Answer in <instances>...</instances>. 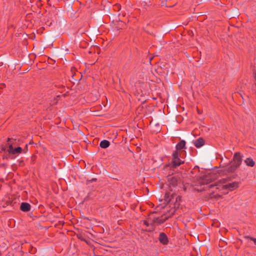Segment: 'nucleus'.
<instances>
[{
  "label": "nucleus",
  "mask_w": 256,
  "mask_h": 256,
  "mask_svg": "<svg viewBox=\"0 0 256 256\" xmlns=\"http://www.w3.org/2000/svg\"><path fill=\"white\" fill-rule=\"evenodd\" d=\"M156 214V212H153L148 216L151 226V229L149 230L150 232L154 230L156 226L164 223L172 216H170V214H166L162 215L160 217H158L155 216Z\"/></svg>",
  "instance_id": "obj_1"
},
{
  "label": "nucleus",
  "mask_w": 256,
  "mask_h": 256,
  "mask_svg": "<svg viewBox=\"0 0 256 256\" xmlns=\"http://www.w3.org/2000/svg\"><path fill=\"white\" fill-rule=\"evenodd\" d=\"M164 200L168 202H172L174 200L175 202L174 204V207L172 208L170 212V216H172L176 210L180 206V202L181 201V197L179 196H176L174 194H170L166 193L164 196Z\"/></svg>",
  "instance_id": "obj_2"
},
{
  "label": "nucleus",
  "mask_w": 256,
  "mask_h": 256,
  "mask_svg": "<svg viewBox=\"0 0 256 256\" xmlns=\"http://www.w3.org/2000/svg\"><path fill=\"white\" fill-rule=\"evenodd\" d=\"M216 178V176L213 173H208L204 174L202 176H200L198 180V184L200 185H206V186L202 188L203 190H205L208 188H210L214 186V185L211 184H209L210 183L212 182Z\"/></svg>",
  "instance_id": "obj_3"
},
{
  "label": "nucleus",
  "mask_w": 256,
  "mask_h": 256,
  "mask_svg": "<svg viewBox=\"0 0 256 256\" xmlns=\"http://www.w3.org/2000/svg\"><path fill=\"white\" fill-rule=\"evenodd\" d=\"M180 152H178L176 151H174L172 156V161L166 166L170 167V168H176L184 164V161L180 158Z\"/></svg>",
  "instance_id": "obj_4"
},
{
  "label": "nucleus",
  "mask_w": 256,
  "mask_h": 256,
  "mask_svg": "<svg viewBox=\"0 0 256 256\" xmlns=\"http://www.w3.org/2000/svg\"><path fill=\"white\" fill-rule=\"evenodd\" d=\"M242 162V156L240 152H236L234 154L232 165L228 168V172H232L240 166Z\"/></svg>",
  "instance_id": "obj_5"
},
{
  "label": "nucleus",
  "mask_w": 256,
  "mask_h": 256,
  "mask_svg": "<svg viewBox=\"0 0 256 256\" xmlns=\"http://www.w3.org/2000/svg\"><path fill=\"white\" fill-rule=\"evenodd\" d=\"M8 152L9 154L15 155L16 154H19L22 153V148L20 147H18L16 148H13V144L12 143H9L8 144Z\"/></svg>",
  "instance_id": "obj_6"
},
{
  "label": "nucleus",
  "mask_w": 256,
  "mask_h": 256,
  "mask_svg": "<svg viewBox=\"0 0 256 256\" xmlns=\"http://www.w3.org/2000/svg\"><path fill=\"white\" fill-rule=\"evenodd\" d=\"M239 182H232L231 183H229L226 184H224L222 186V188L224 189H228L230 190H232L238 187Z\"/></svg>",
  "instance_id": "obj_7"
},
{
  "label": "nucleus",
  "mask_w": 256,
  "mask_h": 256,
  "mask_svg": "<svg viewBox=\"0 0 256 256\" xmlns=\"http://www.w3.org/2000/svg\"><path fill=\"white\" fill-rule=\"evenodd\" d=\"M158 240L160 242L166 245L168 243V239L166 235V234L164 232H160Z\"/></svg>",
  "instance_id": "obj_8"
},
{
  "label": "nucleus",
  "mask_w": 256,
  "mask_h": 256,
  "mask_svg": "<svg viewBox=\"0 0 256 256\" xmlns=\"http://www.w3.org/2000/svg\"><path fill=\"white\" fill-rule=\"evenodd\" d=\"M186 144L185 140H180V142L176 144L174 151H176L178 152H180V150L186 148Z\"/></svg>",
  "instance_id": "obj_9"
},
{
  "label": "nucleus",
  "mask_w": 256,
  "mask_h": 256,
  "mask_svg": "<svg viewBox=\"0 0 256 256\" xmlns=\"http://www.w3.org/2000/svg\"><path fill=\"white\" fill-rule=\"evenodd\" d=\"M31 206L28 202H22L21 204L20 209L24 212H28L30 210Z\"/></svg>",
  "instance_id": "obj_10"
},
{
  "label": "nucleus",
  "mask_w": 256,
  "mask_h": 256,
  "mask_svg": "<svg viewBox=\"0 0 256 256\" xmlns=\"http://www.w3.org/2000/svg\"><path fill=\"white\" fill-rule=\"evenodd\" d=\"M194 144L196 148H200L204 144V140L202 138H200L194 142Z\"/></svg>",
  "instance_id": "obj_11"
},
{
  "label": "nucleus",
  "mask_w": 256,
  "mask_h": 256,
  "mask_svg": "<svg viewBox=\"0 0 256 256\" xmlns=\"http://www.w3.org/2000/svg\"><path fill=\"white\" fill-rule=\"evenodd\" d=\"M244 163L246 164V166H251V167H252L254 166L255 164V162L254 161V160L250 158H247L246 159L244 160Z\"/></svg>",
  "instance_id": "obj_12"
},
{
  "label": "nucleus",
  "mask_w": 256,
  "mask_h": 256,
  "mask_svg": "<svg viewBox=\"0 0 256 256\" xmlns=\"http://www.w3.org/2000/svg\"><path fill=\"white\" fill-rule=\"evenodd\" d=\"M110 145V142L107 140H102L100 144V146L103 148H108Z\"/></svg>",
  "instance_id": "obj_13"
},
{
  "label": "nucleus",
  "mask_w": 256,
  "mask_h": 256,
  "mask_svg": "<svg viewBox=\"0 0 256 256\" xmlns=\"http://www.w3.org/2000/svg\"><path fill=\"white\" fill-rule=\"evenodd\" d=\"M244 237L246 239L250 240H251L253 241L254 244L256 245V238L251 237L250 236H244Z\"/></svg>",
  "instance_id": "obj_14"
},
{
  "label": "nucleus",
  "mask_w": 256,
  "mask_h": 256,
  "mask_svg": "<svg viewBox=\"0 0 256 256\" xmlns=\"http://www.w3.org/2000/svg\"><path fill=\"white\" fill-rule=\"evenodd\" d=\"M144 224L146 226H150V221L149 220V216L148 218V220L144 221Z\"/></svg>",
  "instance_id": "obj_15"
},
{
  "label": "nucleus",
  "mask_w": 256,
  "mask_h": 256,
  "mask_svg": "<svg viewBox=\"0 0 256 256\" xmlns=\"http://www.w3.org/2000/svg\"><path fill=\"white\" fill-rule=\"evenodd\" d=\"M24 150H26V151L24 152H26L28 150V144H26V148H24Z\"/></svg>",
  "instance_id": "obj_16"
},
{
  "label": "nucleus",
  "mask_w": 256,
  "mask_h": 256,
  "mask_svg": "<svg viewBox=\"0 0 256 256\" xmlns=\"http://www.w3.org/2000/svg\"><path fill=\"white\" fill-rule=\"evenodd\" d=\"M24 150H26V151L24 152H26L28 150V144H26V148H24Z\"/></svg>",
  "instance_id": "obj_17"
},
{
  "label": "nucleus",
  "mask_w": 256,
  "mask_h": 256,
  "mask_svg": "<svg viewBox=\"0 0 256 256\" xmlns=\"http://www.w3.org/2000/svg\"><path fill=\"white\" fill-rule=\"evenodd\" d=\"M10 140H11V139H10V138H8V140H7V142H10Z\"/></svg>",
  "instance_id": "obj_18"
},
{
  "label": "nucleus",
  "mask_w": 256,
  "mask_h": 256,
  "mask_svg": "<svg viewBox=\"0 0 256 256\" xmlns=\"http://www.w3.org/2000/svg\"><path fill=\"white\" fill-rule=\"evenodd\" d=\"M254 77L256 78V72L254 73Z\"/></svg>",
  "instance_id": "obj_19"
}]
</instances>
